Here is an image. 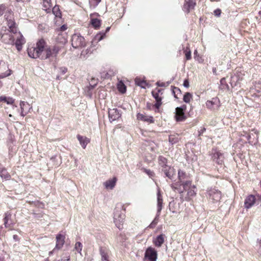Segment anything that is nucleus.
<instances>
[{
    "label": "nucleus",
    "instance_id": "nucleus-17",
    "mask_svg": "<svg viewBox=\"0 0 261 261\" xmlns=\"http://www.w3.org/2000/svg\"><path fill=\"white\" fill-rule=\"evenodd\" d=\"M163 207V199L160 193V190L158 189L157 193V213L159 216Z\"/></svg>",
    "mask_w": 261,
    "mask_h": 261
},
{
    "label": "nucleus",
    "instance_id": "nucleus-6",
    "mask_svg": "<svg viewBox=\"0 0 261 261\" xmlns=\"http://www.w3.org/2000/svg\"><path fill=\"white\" fill-rule=\"evenodd\" d=\"M124 218L125 215L124 214L119 212H115L114 214V222L118 229H122Z\"/></svg>",
    "mask_w": 261,
    "mask_h": 261
},
{
    "label": "nucleus",
    "instance_id": "nucleus-19",
    "mask_svg": "<svg viewBox=\"0 0 261 261\" xmlns=\"http://www.w3.org/2000/svg\"><path fill=\"white\" fill-rule=\"evenodd\" d=\"M137 118L139 120L143 121L148 123H153V119L152 116L146 115L145 114L138 113Z\"/></svg>",
    "mask_w": 261,
    "mask_h": 261
},
{
    "label": "nucleus",
    "instance_id": "nucleus-41",
    "mask_svg": "<svg viewBox=\"0 0 261 261\" xmlns=\"http://www.w3.org/2000/svg\"><path fill=\"white\" fill-rule=\"evenodd\" d=\"M60 49V48H59V47L56 46H55L53 48H51L52 53L54 57L56 56V55L58 54Z\"/></svg>",
    "mask_w": 261,
    "mask_h": 261
},
{
    "label": "nucleus",
    "instance_id": "nucleus-46",
    "mask_svg": "<svg viewBox=\"0 0 261 261\" xmlns=\"http://www.w3.org/2000/svg\"><path fill=\"white\" fill-rule=\"evenodd\" d=\"M221 11L220 9H218L214 11V14L217 16H219L221 14Z\"/></svg>",
    "mask_w": 261,
    "mask_h": 261
},
{
    "label": "nucleus",
    "instance_id": "nucleus-37",
    "mask_svg": "<svg viewBox=\"0 0 261 261\" xmlns=\"http://www.w3.org/2000/svg\"><path fill=\"white\" fill-rule=\"evenodd\" d=\"M82 244L80 242H77L75 244L74 249L81 254L82 255L81 251L82 250Z\"/></svg>",
    "mask_w": 261,
    "mask_h": 261
},
{
    "label": "nucleus",
    "instance_id": "nucleus-43",
    "mask_svg": "<svg viewBox=\"0 0 261 261\" xmlns=\"http://www.w3.org/2000/svg\"><path fill=\"white\" fill-rule=\"evenodd\" d=\"M185 52V56H186V59L187 60L191 59V51L190 50H188V49H187Z\"/></svg>",
    "mask_w": 261,
    "mask_h": 261
},
{
    "label": "nucleus",
    "instance_id": "nucleus-50",
    "mask_svg": "<svg viewBox=\"0 0 261 261\" xmlns=\"http://www.w3.org/2000/svg\"><path fill=\"white\" fill-rule=\"evenodd\" d=\"M28 113L27 112H25L24 111H22V110H21V112H20V115L22 116V117H24Z\"/></svg>",
    "mask_w": 261,
    "mask_h": 261
},
{
    "label": "nucleus",
    "instance_id": "nucleus-5",
    "mask_svg": "<svg viewBox=\"0 0 261 261\" xmlns=\"http://www.w3.org/2000/svg\"><path fill=\"white\" fill-rule=\"evenodd\" d=\"M71 44L75 48L84 47L85 45V39L80 34H73L71 38Z\"/></svg>",
    "mask_w": 261,
    "mask_h": 261
},
{
    "label": "nucleus",
    "instance_id": "nucleus-61",
    "mask_svg": "<svg viewBox=\"0 0 261 261\" xmlns=\"http://www.w3.org/2000/svg\"><path fill=\"white\" fill-rule=\"evenodd\" d=\"M9 116L10 117H12V115L11 114H9Z\"/></svg>",
    "mask_w": 261,
    "mask_h": 261
},
{
    "label": "nucleus",
    "instance_id": "nucleus-14",
    "mask_svg": "<svg viewBox=\"0 0 261 261\" xmlns=\"http://www.w3.org/2000/svg\"><path fill=\"white\" fill-rule=\"evenodd\" d=\"M65 236L62 234H58L56 236V244L54 250H59L63 247L65 243Z\"/></svg>",
    "mask_w": 261,
    "mask_h": 261
},
{
    "label": "nucleus",
    "instance_id": "nucleus-52",
    "mask_svg": "<svg viewBox=\"0 0 261 261\" xmlns=\"http://www.w3.org/2000/svg\"><path fill=\"white\" fill-rule=\"evenodd\" d=\"M205 130V128H202L199 131V135H200L201 134H202L204 131Z\"/></svg>",
    "mask_w": 261,
    "mask_h": 261
},
{
    "label": "nucleus",
    "instance_id": "nucleus-38",
    "mask_svg": "<svg viewBox=\"0 0 261 261\" xmlns=\"http://www.w3.org/2000/svg\"><path fill=\"white\" fill-rule=\"evenodd\" d=\"M5 102H6L8 105H12V107L14 108H17V106L15 105H14L13 103L14 102V99L10 97H6V100H5Z\"/></svg>",
    "mask_w": 261,
    "mask_h": 261
},
{
    "label": "nucleus",
    "instance_id": "nucleus-58",
    "mask_svg": "<svg viewBox=\"0 0 261 261\" xmlns=\"http://www.w3.org/2000/svg\"><path fill=\"white\" fill-rule=\"evenodd\" d=\"M16 1H18V2H23L25 0H16Z\"/></svg>",
    "mask_w": 261,
    "mask_h": 261
},
{
    "label": "nucleus",
    "instance_id": "nucleus-23",
    "mask_svg": "<svg viewBox=\"0 0 261 261\" xmlns=\"http://www.w3.org/2000/svg\"><path fill=\"white\" fill-rule=\"evenodd\" d=\"M11 215L9 213H6L5 214L4 218L3 219L4 221V225L5 228H10L11 224L8 223L9 220L11 219Z\"/></svg>",
    "mask_w": 261,
    "mask_h": 261
},
{
    "label": "nucleus",
    "instance_id": "nucleus-20",
    "mask_svg": "<svg viewBox=\"0 0 261 261\" xmlns=\"http://www.w3.org/2000/svg\"><path fill=\"white\" fill-rule=\"evenodd\" d=\"M213 159L218 164H222L223 162V155L220 152L217 151L213 154Z\"/></svg>",
    "mask_w": 261,
    "mask_h": 261
},
{
    "label": "nucleus",
    "instance_id": "nucleus-42",
    "mask_svg": "<svg viewBox=\"0 0 261 261\" xmlns=\"http://www.w3.org/2000/svg\"><path fill=\"white\" fill-rule=\"evenodd\" d=\"M152 94L156 101H162V98L159 96L158 93H155L154 92L152 91Z\"/></svg>",
    "mask_w": 261,
    "mask_h": 261
},
{
    "label": "nucleus",
    "instance_id": "nucleus-56",
    "mask_svg": "<svg viewBox=\"0 0 261 261\" xmlns=\"http://www.w3.org/2000/svg\"><path fill=\"white\" fill-rule=\"evenodd\" d=\"M252 131H254V133L256 134V135H257V136H258V132L256 130H255V129H252Z\"/></svg>",
    "mask_w": 261,
    "mask_h": 261
},
{
    "label": "nucleus",
    "instance_id": "nucleus-3",
    "mask_svg": "<svg viewBox=\"0 0 261 261\" xmlns=\"http://www.w3.org/2000/svg\"><path fill=\"white\" fill-rule=\"evenodd\" d=\"M171 187L175 191L178 192L181 197L184 196V192H187V195L185 197V199L187 201L191 200L196 196V193L194 190L196 187L192 185L190 180L184 181L181 184L175 183L171 185Z\"/></svg>",
    "mask_w": 261,
    "mask_h": 261
},
{
    "label": "nucleus",
    "instance_id": "nucleus-44",
    "mask_svg": "<svg viewBox=\"0 0 261 261\" xmlns=\"http://www.w3.org/2000/svg\"><path fill=\"white\" fill-rule=\"evenodd\" d=\"M156 85L159 87H166L169 85V83H163L161 82H158Z\"/></svg>",
    "mask_w": 261,
    "mask_h": 261
},
{
    "label": "nucleus",
    "instance_id": "nucleus-21",
    "mask_svg": "<svg viewBox=\"0 0 261 261\" xmlns=\"http://www.w3.org/2000/svg\"><path fill=\"white\" fill-rule=\"evenodd\" d=\"M164 242V235L162 234L158 236L154 240L153 243L157 247H161Z\"/></svg>",
    "mask_w": 261,
    "mask_h": 261
},
{
    "label": "nucleus",
    "instance_id": "nucleus-7",
    "mask_svg": "<svg viewBox=\"0 0 261 261\" xmlns=\"http://www.w3.org/2000/svg\"><path fill=\"white\" fill-rule=\"evenodd\" d=\"M12 71L9 69L7 64L0 60V77L4 78L11 75Z\"/></svg>",
    "mask_w": 261,
    "mask_h": 261
},
{
    "label": "nucleus",
    "instance_id": "nucleus-29",
    "mask_svg": "<svg viewBox=\"0 0 261 261\" xmlns=\"http://www.w3.org/2000/svg\"><path fill=\"white\" fill-rule=\"evenodd\" d=\"M186 173L183 171L182 170L179 169L178 171V178L179 179V183L177 182L178 184H182L184 181H182V180L185 179L186 178Z\"/></svg>",
    "mask_w": 261,
    "mask_h": 261
},
{
    "label": "nucleus",
    "instance_id": "nucleus-40",
    "mask_svg": "<svg viewBox=\"0 0 261 261\" xmlns=\"http://www.w3.org/2000/svg\"><path fill=\"white\" fill-rule=\"evenodd\" d=\"M8 9H9L7 8L5 5H0V16L4 14V12H5L6 13Z\"/></svg>",
    "mask_w": 261,
    "mask_h": 261
},
{
    "label": "nucleus",
    "instance_id": "nucleus-4",
    "mask_svg": "<svg viewBox=\"0 0 261 261\" xmlns=\"http://www.w3.org/2000/svg\"><path fill=\"white\" fill-rule=\"evenodd\" d=\"M5 17L7 21V25L9 27L8 30L11 31H17V28L16 27V23L14 21L13 14L11 9H8L6 13L5 14Z\"/></svg>",
    "mask_w": 261,
    "mask_h": 261
},
{
    "label": "nucleus",
    "instance_id": "nucleus-12",
    "mask_svg": "<svg viewBox=\"0 0 261 261\" xmlns=\"http://www.w3.org/2000/svg\"><path fill=\"white\" fill-rule=\"evenodd\" d=\"M162 172H164L166 177L169 179H172L173 177L175 175V170L173 167H171L170 166L165 167V168H162Z\"/></svg>",
    "mask_w": 261,
    "mask_h": 261
},
{
    "label": "nucleus",
    "instance_id": "nucleus-24",
    "mask_svg": "<svg viewBox=\"0 0 261 261\" xmlns=\"http://www.w3.org/2000/svg\"><path fill=\"white\" fill-rule=\"evenodd\" d=\"M42 8L43 9L47 12L48 10H50L52 7V4L51 0H42Z\"/></svg>",
    "mask_w": 261,
    "mask_h": 261
},
{
    "label": "nucleus",
    "instance_id": "nucleus-36",
    "mask_svg": "<svg viewBox=\"0 0 261 261\" xmlns=\"http://www.w3.org/2000/svg\"><path fill=\"white\" fill-rule=\"evenodd\" d=\"M105 33L100 32L95 36L94 40L99 42L101 41L105 37Z\"/></svg>",
    "mask_w": 261,
    "mask_h": 261
},
{
    "label": "nucleus",
    "instance_id": "nucleus-59",
    "mask_svg": "<svg viewBox=\"0 0 261 261\" xmlns=\"http://www.w3.org/2000/svg\"><path fill=\"white\" fill-rule=\"evenodd\" d=\"M197 54V51L196 50H195L194 51V54L196 55Z\"/></svg>",
    "mask_w": 261,
    "mask_h": 261
},
{
    "label": "nucleus",
    "instance_id": "nucleus-48",
    "mask_svg": "<svg viewBox=\"0 0 261 261\" xmlns=\"http://www.w3.org/2000/svg\"><path fill=\"white\" fill-rule=\"evenodd\" d=\"M156 103L155 104V107L156 108H159L161 105H162V102L161 101H156Z\"/></svg>",
    "mask_w": 261,
    "mask_h": 261
},
{
    "label": "nucleus",
    "instance_id": "nucleus-32",
    "mask_svg": "<svg viewBox=\"0 0 261 261\" xmlns=\"http://www.w3.org/2000/svg\"><path fill=\"white\" fill-rule=\"evenodd\" d=\"M117 88L119 91L122 93H124L126 92V86L122 82H119Z\"/></svg>",
    "mask_w": 261,
    "mask_h": 261
},
{
    "label": "nucleus",
    "instance_id": "nucleus-13",
    "mask_svg": "<svg viewBox=\"0 0 261 261\" xmlns=\"http://www.w3.org/2000/svg\"><path fill=\"white\" fill-rule=\"evenodd\" d=\"M256 201V198L253 195H250L247 196L245 200L244 206L248 209L254 205Z\"/></svg>",
    "mask_w": 261,
    "mask_h": 261
},
{
    "label": "nucleus",
    "instance_id": "nucleus-35",
    "mask_svg": "<svg viewBox=\"0 0 261 261\" xmlns=\"http://www.w3.org/2000/svg\"><path fill=\"white\" fill-rule=\"evenodd\" d=\"M192 98V95L189 92H187L184 96L183 100L186 103H189Z\"/></svg>",
    "mask_w": 261,
    "mask_h": 261
},
{
    "label": "nucleus",
    "instance_id": "nucleus-10",
    "mask_svg": "<svg viewBox=\"0 0 261 261\" xmlns=\"http://www.w3.org/2000/svg\"><path fill=\"white\" fill-rule=\"evenodd\" d=\"M220 106V101L218 98L214 97L206 102V106L210 109H218Z\"/></svg>",
    "mask_w": 261,
    "mask_h": 261
},
{
    "label": "nucleus",
    "instance_id": "nucleus-30",
    "mask_svg": "<svg viewBox=\"0 0 261 261\" xmlns=\"http://www.w3.org/2000/svg\"><path fill=\"white\" fill-rule=\"evenodd\" d=\"M53 13L55 15L56 17H61V12L60 10L59 7L58 6H55L52 9Z\"/></svg>",
    "mask_w": 261,
    "mask_h": 261
},
{
    "label": "nucleus",
    "instance_id": "nucleus-60",
    "mask_svg": "<svg viewBox=\"0 0 261 261\" xmlns=\"http://www.w3.org/2000/svg\"><path fill=\"white\" fill-rule=\"evenodd\" d=\"M175 89L178 90V91H180L179 89L178 88H175Z\"/></svg>",
    "mask_w": 261,
    "mask_h": 261
},
{
    "label": "nucleus",
    "instance_id": "nucleus-39",
    "mask_svg": "<svg viewBox=\"0 0 261 261\" xmlns=\"http://www.w3.org/2000/svg\"><path fill=\"white\" fill-rule=\"evenodd\" d=\"M159 217V216H158V214H157L155 218L152 221L151 223L149 225V227L153 228L155 227V226L156 225V224L158 222Z\"/></svg>",
    "mask_w": 261,
    "mask_h": 261
},
{
    "label": "nucleus",
    "instance_id": "nucleus-9",
    "mask_svg": "<svg viewBox=\"0 0 261 261\" xmlns=\"http://www.w3.org/2000/svg\"><path fill=\"white\" fill-rule=\"evenodd\" d=\"M157 259V252L154 248H148L145 253V260L146 261H156Z\"/></svg>",
    "mask_w": 261,
    "mask_h": 261
},
{
    "label": "nucleus",
    "instance_id": "nucleus-18",
    "mask_svg": "<svg viewBox=\"0 0 261 261\" xmlns=\"http://www.w3.org/2000/svg\"><path fill=\"white\" fill-rule=\"evenodd\" d=\"M117 178L114 177L113 178L109 179L103 183V185L106 189L112 190L115 186L117 182Z\"/></svg>",
    "mask_w": 261,
    "mask_h": 261
},
{
    "label": "nucleus",
    "instance_id": "nucleus-1",
    "mask_svg": "<svg viewBox=\"0 0 261 261\" xmlns=\"http://www.w3.org/2000/svg\"><path fill=\"white\" fill-rule=\"evenodd\" d=\"M0 40L6 44H15L18 51L22 49V45L25 42L20 32L8 30L6 27H2L1 30Z\"/></svg>",
    "mask_w": 261,
    "mask_h": 261
},
{
    "label": "nucleus",
    "instance_id": "nucleus-62",
    "mask_svg": "<svg viewBox=\"0 0 261 261\" xmlns=\"http://www.w3.org/2000/svg\"><path fill=\"white\" fill-rule=\"evenodd\" d=\"M160 91H161V90H158V92H160Z\"/></svg>",
    "mask_w": 261,
    "mask_h": 261
},
{
    "label": "nucleus",
    "instance_id": "nucleus-57",
    "mask_svg": "<svg viewBox=\"0 0 261 261\" xmlns=\"http://www.w3.org/2000/svg\"><path fill=\"white\" fill-rule=\"evenodd\" d=\"M247 140H250V138H251V136L250 135H248L247 137Z\"/></svg>",
    "mask_w": 261,
    "mask_h": 261
},
{
    "label": "nucleus",
    "instance_id": "nucleus-55",
    "mask_svg": "<svg viewBox=\"0 0 261 261\" xmlns=\"http://www.w3.org/2000/svg\"><path fill=\"white\" fill-rule=\"evenodd\" d=\"M110 27H107V29H106V32H105V34H106L107 32H109V30H110Z\"/></svg>",
    "mask_w": 261,
    "mask_h": 261
},
{
    "label": "nucleus",
    "instance_id": "nucleus-8",
    "mask_svg": "<svg viewBox=\"0 0 261 261\" xmlns=\"http://www.w3.org/2000/svg\"><path fill=\"white\" fill-rule=\"evenodd\" d=\"M207 194L210 199L214 202L219 201L221 198V192L215 189L208 190Z\"/></svg>",
    "mask_w": 261,
    "mask_h": 261
},
{
    "label": "nucleus",
    "instance_id": "nucleus-16",
    "mask_svg": "<svg viewBox=\"0 0 261 261\" xmlns=\"http://www.w3.org/2000/svg\"><path fill=\"white\" fill-rule=\"evenodd\" d=\"M76 138L83 148H86L87 144L90 143V139L86 136L77 135Z\"/></svg>",
    "mask_w": 261,
    "mask_h": 261
},
{
    "label": "nucleus",
    "instance_id": "nucleus-53",
    "mask_svg": "<svg viewBox=\"0 0 261 261\" xmlns=\"http://www.w3.org/2000/svg\"><path fill=\"white\" fill-rule=\"evenodd\" d=\"M146 173L149 175V176H152V174L153 173V172L152 171H151L150 170H147L146 171Z\"/></svg>",
    "mask_w": 261,
    "mask_h": 261
},
{
    "label": "nucleus",
    "instance_id": "nucleus-51",
    "mask_svg": "<svg viewBox=\"0 0 261 261\" xmlns=\"http://www.w3.org/2000/svg\"><path fill=\"white\" fill-rule=\"evenodd\" d=\"M60 29L61 31H64L67 29V27L65 25H63Z\"/></svg>",
    "mask_w": 261,
    "mask_h": 261
},
{
    "label": "nucleus",
    "instance_id": "nucleus-34",
    "mask_svg": "<svg viewBox=\"0 0 261 261\" xmlns=\"http://www.w3.org/2000/svg\"><path fill=\"white\" fill-rule=\"evenodd\" d=\"M91 24L95 29H98L100 25V21L97 19L94 18L91 20Z\"/></svg>",
    "mask_w": 261,
    "mask_h": 261
},
{
    "label": "nucleus",
    "instance_id": "nucleus-31",
    "mask_svg": "<svg viewBox=\"0 0 261 261\" xmlns=\"http://www.w3.org/2000/svg\"><path fill=\"white\" fill-rule=\"evenodd\" d=\"M100 254L101 256V261H109L107 252L102 248L100 249Z\"/></svg>",
    "mask_w": 261,
    "mask_h": 261
},
{
    "label": "nucleus",
    "instance_id": "nucleus-49",
    "mask_svg": "<svg viewBox=\"0 0 261 261\" xmlns=\"http://www.w3.org/2000/svg\"><path fill=\"white\" fill-rule=\"evenodd\" d=\"M6 97H7L5 96H0V102L2 101L5 102V100H6Z\"/></svg>",
    "mask_w": 261,
    "mask_h": 261
},
{
    "label": "nucleus",
    "instance_id": "nucleus-11",
    "mask_svg": "<svg viewBox=\"0 0 261 261\" xmlns=\"http://www.w3.org/2000/svg\"><path fill=\"white\" fill-rule=\"evenodd\" d=\"M186 106L176 108L175 117L177 121H182L185 119L186 116L184 112Z\"/></svg>",
    "mask_w": 261,
    "mask_h": 261
},
{
    "label": "nucleus",
    "instance_id": "nucleus-33",
    "mask_svg": "<svg viewBox=\"0 0 261 261\" xmlns=\"http://www.w3.org/2000/svg\"><path fill=\"white\" fill-rule=\"evenodd\" d=\"M169 141L172 144H175L178 141V138L177 135H170L169 136Z\"/></svg>",
    "mask_w": 261,
    "mask_h": 261
},
{
    "label": "nucleus",
    "instance_id": "nucleus-54",
    "mask_svg": "<svg viewBox=\"0 0 261 261\" xmlns=\"http://www.w3.org/2000/svg\"><path fill=\"white\" fill-rule=\"evenodd\" d=\"M258 252L261 255V240H260V248L258 249Z\"/></svg>",
    "mask_w": 261,
    "mask_h": 261
},
{
    "label": "nucleus",
    "instance_id": "nucleus-28",
    "mask_svg": "<svg viewBox=\"0 0 261 261\" xmlns=\"http://www.w3.org/2000/svg\"><path fill=\"white\" fill-rule=\"evenodd\" d=\"M185 7L188 9V12H189L191 9H193L195 5V3L193 0H185Z\"/></svg>",
    "mask_w": 261,
    "mask_h": 261
},
{
    "label": "nucleus",
    "instance_id": "nucleus-2",
    "mask_svg": "<svg viewBox=\"0 0 261 261\" xmlns=\"http://www.w3.org/2000/svg\"><path fill=\"white\" fill-rule=\"evenodd\" d=\"M29 56L34 59L40 58L42 60L46 59L50 57H54L51 48L48 47L45 40L40 39L36 43V47L28 48Z\"/></svg>",
    "mask_w": 261,
    "mask_h": 261
},
{
    "label": "nucleus",
    "instance_id": "nucleus-15",
    "mask_svg": "<svg viewBox=\"0 0 261 261\" xmlns=\"http://www.w3.org/2000/svg\"><path fill=\"white\" fill-rule=\"evenodd\" d=\"M120 117V114L116 109H110L109 111V118L111 122L118 119Z\"/></svg>",
    "mask_w": 261,
    "mask_h": 261
},
{
    "label": "nucleus",
    "instance_id": "nucleus-22",
    "mask_svg": "<svg viewBox=\"0 0 261 261\" xmlns=\"http://www.w3.org/2000/svg\"><path fill=\"white\" fill-rule=\"evenodd\" d=\"M0 176L5 180H9L11 178L10 175L5 168H0Z\"/></svg>",
    "mask_w": 261,
    "mask_h": 261
},
{
    "label": "nucleus",
    "instance_id": "nucleus-47",
    "mask_svg": "<svg viewBox=\"0 0 261 261\" xmlns=\"http://www.w3.org/2000/svg\"><path fill=\"white\" fill-rule=\"evenodd\" d=\"M183 85L186 88H188L189 87V83L188 80H185L184 81Z\"/></svg>",
    "mask_w": 261,
    "mask_h": 261
},
{
    "label": "nucleus",
    "instance_id": "nucleus-45",
    "mask_svg": "<svg viewBox=\"0 0 261 261\" xmlns=\"http://www.w3.org/2000/svg\"><path fill=\"white\" fill-rule=\"evenodd\" d=\"M60 261H70V256L69 255L63 256Z\"/></svg>",
    "mask_w": 261,
    "mask_h": 261
},
{
    "label": "nucleus",
    "instance_id": "nucleus-26",
    "mask_svg": "<svg viewBox=\"0 0 261 261\" xmlns=\"http://www.w3.org/2000/svg\"><path fill=\"white\" fill-rule=\"evenodd\" d=\"M159 164L162 167V168H165V167H167L168 165H167V160L166 158L163 156H160L158 158Z\"/></svg>",
    "mask_w": 261,
    "mask_h": 261
},
{
    "label": "nucleus",
    "instance_id": "nucleus-25",
    "mask_svg": "<svg viewBox=\"0 0 261 261\" xmlns=\"http://www.w3.org/2000/svg\"><path fill=\"white\" fill-rule=\"evenodd\" d=\"M20 107L21 110L24 111L25 112H29L32 107H30V105L25 101H21L20 102Z\"/></svg>",
    "mask_w": 261,
    "mask_h": 261
},
{
    "label": "nucleus",
    "instance_id": "nucleus-27",
    "mask_svg": "<svg viewBox=\"0 0 261 261\" xmlns=\"http://www.w3.org/2000/svg\"><path fill=\"white\" fill-rule=\"evenodd\" d=\"M135 84L142 88H145L147 85L146 82L144 80L139 77H137L135 79Z\"/></svg>",
    "mask_w": 261,
    "mask_h": 261
}]
</instances>
